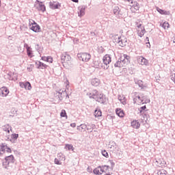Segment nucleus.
<instances>
[{"instance_id":"dca6fc26","label":"nucleus","mask_w":175,"mask_h":175,"mask_svg":"<svg viewBox=\"0 0 175 175\" xmlns=\"http://www.w3.org/2000/svg\"><path fill=\"white\" fill-rule=\"evenodd\" d=\"M135 84H137L138 87H139V88H141V90H146V88L147 87L143 84V81H142V80L135 81Z\"/></svg>"},{"instance_id":"2eb2a0df","label":"nucleus","mask_w":175,"mask_h":175,"mask_svg":"<svg viewBox=\"0 0 175 175\" xmlns=\"http://www.w3.org/2000/svg\"><path fill=\"white\" fill-rule=\"evenodd\" d=\"M118 100H120V103H122V105H126V98L124 97V95L121 96V95H118Z\"/></svg>"},{"instance_id":"de8ad7c7","label":"nucleus","mask_w":175,"mask_h":175,"mask_svg":"<svg viewBox=\"0 0 175 175\" xmlns=\"http://www.w3.org/2000/svg\"><path fill=\"white\" fill-rule=\"evenodd\" d=\"M55 165H61V161L58 159H55Z\"/></svg>"},{"instance_id":"7c9ffc66","label":"nucleus","mask_w":175,"mask_h":175,"mask_svg":"<svg viewBox=\"0 0 175 175\" xmlns=\"http://www.w3.org/2000/svg\"><path fill=\"white\" fill-rule=\"evenodd\" d=\"M6 146H8V145L6 144H1L0 145V151H1L2 152H5V150H6Z\"/></svg>"},{"instance_id":"bb28decb","label":"nucleus","mask_w":175,"mask_h":175,"mask_svg":"<svg viewBox=\"0 0 175 175\" xmlns=\"http://www.w3.org/2000/svg\"><path fill=\"white\" fill-rule=\"evenodd\" d=\"M66 94V91L57 92V95L59 96V102L64 99V95Z\"/></svg>"},{"instance_id":"c756f323","label":"nucleus","mask_w":175,"mask_h":175,"mask_svg":"<svg viewBox=\"0 0 175 175\" xmlns=\"http://www.w3.org/2000/svg\"><path fill=\"white\" fill-rule=\"evenodd\" d=\"M65 148H67L68 150V151H75V148L73 147V145L72 144H66L65 146Z\"/></svg>"},{"instance_id":"ddd939ff","label":"nucleus","mask_w":175,"mask_h":175,"mask_svg":"<svg viewBox=\"0 0 175 175\" xmlns=\"http://www.w3.org/2000/svg\"><path fill=\"white\" fill-rule=\"evenodd\" d=\"M91 84L94 87H98V85L100 84V80H99L98 78H94L91 80Z\"/></svg>"},{"instance_id":"7ed1b4c3","label":"nucleus","mask_w":175,"mask_h":175,"mask_svg":"<svg viewBox=\"0 0 175 175\" xmlns=\"http://www.w3.org/2000/svg\"><path fill=\"white\" fill-rule=\"evenodd\" d=\"M31 21L32 22L29 21V29L33 31V32H36V33L40 32V26L36 22H35V21L31 20Z\"/></svg>"},{"instance_id":"393cba45","label":"nucleus","mask_w":175,"mask_h":175,"mask_svg":"<svg viewBox=\"0 0 175 175\" xmlns=\"http://www.w3.org/2000/svg\"><path fill=\"white\" fill-rule=\"evenodd\" d=\"M77 129L78 131H85V129H87V124H82L80 126H77Z\"/></svg>"},{"instance_id":"5fc2aeb1","label":"nucleus","mask_w":175,"mask_h":175,"mask_svg":"<svg viewBox=\"0 0 175 175\" xmlns=\"http://www.w3.org/2000/svg\"><path fill=\"white\" fill-rule=\"evenodd\" d=\"M150 102H151L150 100V98H146V100H145V102L144 103H142L143 104H144V103H150Z\"/></svg>"},{"instance_id":"0eeeda50","label":"nucleus","mask_w":175,"mask_h":175,"mask_svg":"<svg viewBox=\"0 0 175 175\" xmlns=\"http://www.w3.org/2000/svg\"><path fill=\"white\" fill-rule=\"evenodd\" d=\"M49 8L50 9H52V10H55V9H58L59 8H61V3L56 1H50Z\"/></svg>"},{"instance_id":"9d476101","label":"nucleus","mask_w":175,"mask_h":175,"mask_svg":"<svg viewBox=\"0 0 175 175\" xmlns=\"http://www.w3.org/2000/svg\"><path fill=\"white\" fill-rule=\"evenodd\" d=\"M85 9H87V6L85 5L79 6L78 8V10H79L78 14L79 17H83V16L85 14Z\"/></svg>"},{"instance_id":"e2e57ef3","label":"nucleus","mask_w":175,"mask_h":175,"mask_svg":"<svg viewBox=\"0 0 175 175\" xmlns=\"http://www.w3.org/2000/svg\"><path fill=\"white\" fill-rule=\"evenodd\" d=\"M142 98L143 102H144V100H146V99H147V96H143Z\"/></svg>"},{"instance_id":"0e129e2a","label":"nucleus","mask_w":175,"mask_h":175,"mask_svg":"<svg viewBox=\"0 0 175 175\" xmlns=\"http://www.w3.org/2000/svg\"><path fill=\"white\" fill-rule=\"evenodd\" d=\"M5 152L0 150V157H2Z\"/></svg>"},{"instance_id":"5701e85b","label":"nucleus","mask_w":175,"mask_h":175,"mask_svg":"<svg viewBox=\"0 0 175 175\" xmlns=\"http://www.w3.org/2000/svg\"><path fill=\"white\" fill-rule=\"evenodd\" d=\"M3 131H4V132H8V133H10V131H12V126L5 124L3 126Z\"/></svg>"},{"instance_id":"13d9d810","label":"nucleus","mask_w":175,"mask_h":175,"mask_svg":"<svg viewBox=\"0 0 175 175\" xmlns=\"http://www.w3.org/2000/svg\"><path fill=\"white\" fill-rule=\"evenodd\" d=\"M146 109H147V107H146V105L140 107L141 110H146Z\"/></svg>"},{"instance_id":"412c9836","label":"nucleus","mask_w":175,"mask_h":175,"mask_svg":"<svg viewBox=\"0 0 175 175\" xmlns=\"http://www.w3.org/2000/svg\"><path fill=\"white\" fill-rule=\"evenodd\" d=\"M5 158L7 159L10 165V163H14L15 160H14V156H13V154H11L10 156H6Z\"/></svg>"},{"instance_id":"a878e982","label":"nucleus","mask_w":175,"mask_h":175,"mask_svg":"<svg viewBox=\"0 0 175 175\" xmlns=\"http://www.w3.org/2000/svg\"><path fill=\"white\" fill-rule=\"evenodd\" d=\"M93 173H94V174H96V175L102 174V172H100V166H98V167H96L93 170Z\"/></svg>"},{"instance_id":"6e6552de","label":"nucleus","mask_w":175,"mask_h":175,"mask_svg":"<svg viewBox=\"0 0 175 175\" xmlns=\"http://www.w3.org/2000/svg\"><path fill=\"white\" fill-rule=\"evenodd\" d=\"M137 62H139L140 65H146V66L148 65V60H147L143 56H139L137 57Z\"/></svg>"},{"instance_id":"b1692460","label":"nucleus","mask_w":175,"mask_h":175,"mask_svg":"<svg viewBox=\"0 0 175 175\" xmlns=\"http://www.w3.org/2000/svg\"><path fill=\"white\" fill-rule=\"evenodd\" d=\"M109 165H102L100 167V172H101V173H106V172H107V170H109Z\"/></svg>"},{"instance_id":"f704fd0d","label":"nucleus","mask_w":175,"mask_h":175,"mask_svg":"<svg viewBox=\"0 0 175 175\" xmlns=\"http://www.w3.org/2000/svg\"><path fill=\"white\" fill-rule=\"evenodd\" d=\"M162 27L164 29H167V28H169L170 27V25H169V23L167 22H164L163 24H162Z\"/></svg>"},{"instance_id":"423d86ee","label":"nucleus","mask_w":175,"mask_h":175,"mask_svg":"<svg viewBox=\"0 0 175 175\" xmlns=\"http://www.w3.org/2000/svg\"><path fill=\"white\" fill-rule=\"evenodd\" d=\"M129 59H131V57L126 54L121 55L118 59V60L124 65H125V64H128L129 62Z\"/></svg>"},{"instance_id":"4c0bfd02","label":"nucleus","mask_w":175,"mask_h":175,"mask_svg":"<svg viewBox=\"0 0 175 175\" xmlns=\"http://www.w3.org/2000/svg\"><path fill=\"white\" fill-rule=\"evenodd\" d=\"M60 116L61 117H67L66 116V111L65 109H62L61 113H60Z\"/></svg>"},{"instance_id":"c03bdc74","label":"nucleus","mask_w":175,"mask_h":175,"mask_svg":"<svg viewBox=\"0 0 175 175\" xmlns=\"http://www.w3.org/2000/svg\"><path fill=\"white\" fill-rule=\"evenodd\" d=\"M19 85L21 88H25V83L24 82H20Z\"/></svg>"},{"instance_id":"ea45409f","label":"nucleus","mask_w":175,"mask_h":175,"mask_svg":"<svg viewBox=\"0 0 175 175\" xmlns=\"http://www.w3.org/2000/svg\"><path fill=\"white\" fill-rule=\"evenodd\" d=\"M49 66L47 64H44L43 62H41V68L40 69H47Z\"/></svg>"},{"instance_id":"f3484780","label":"nucleus","mask_w":175,"mask_h":175,"mask_svg":"<svg viewBox=\"0 0 175 175\" xmlns=\"http://www.w3.org/2000/svg\"><path fill=\"white\" fill-rule=\"evenodd\" d=\"M131 126L135 129H139L140 128V123L137 120H133L131 122Z\"/></svg>"},{"instance_id":"a211bd4d","label":"nucleus","mask_w":175,"mask_h":175,"mask_svg":"<svg viewBox=\"0 0 175 175\" xmlns=\"http://www.w3.org/2000/svg\"><path fill=\"white\" fill-rule=\"evenodd\" d=\"M116 113L117 114V116L118 117H120V118H122V117H124V116H125L124 111L121 109H116Z\"/></svg>"},{"instance_id":"c85d7f7f","label":"nucleus","mask_w":175,"mask_h":175,"mask_svg":"<svg viewBox=\"0 0 175 175\" xmlns=\"http://www.w3.org/2000/svg\"><path fill=\"white\" fill-rule=\"evenodd\" d=\"M114 66H115V68H122V66H124V64L120 60H118L114 64Z\"/></svg>"},{"instance_id":"c9c22d12","label":"nucleus","mask_w":175,"mask_h":175,"mask_svg":"<svg viewBox=\"0 0 175 175\" xmlns=\"http://www.w3.org/2000/svg\"><path fill=\"white\" fill-rule=\"evenodd\" d=\"M102 155L105 158H109V153L105 150L101 151Z\"/></svg>"},{"instance_id":"39448f33","label":"nucleus","mask_w":175,"mask_h":175,"mask_svg":"<svg viewBox=\"0 0 175 175\" xmlns=\"http://www.w3.org/2000/svg\"><path fill=\"white\" fill-rule=\"evenodd\" d=\"M72 59V57L70 55L66 54V53H63L61 56V61L62 64H63V66H65L64 64H70V60Z\"/></svg>"},{"instance_id":"338daca9","label":"nucleus","mask_w":175,"mask_h":175,"mask_svg":"<svg viewBox=\"0 0 175 175\" xmlns=\"http://www.w3.org/2000/svg\"><path fill=\"white\" fill-rule=\"evenodd\" d=\"M72 2H75V3H79V0H71Z\"/></svg>"},{"instance_id":"49530a36","label":"nucleus","mask_w":175,"mask_h":175,"mask_svg":"<svg viewBox=\"0 0 175 175\" xmlns=\"http://www.w3.org/2000/svg\"><path fill=\"white\" fill-rule=\"evenodd\" d=\"M144 33H146V29H142L140 32V38H142L144 35Z\"/></svg>"},{"instance_id":"4d7b16f0","label":"nucleus","mask_w":175,"mask_h":175,"mask_svg":"<svg viewBox=\"0 0 175 175\" xmlns=\"http://www.w3.org/2000/svg\"><path fill=\"white\" fill-rule=\"evenodd\" d=\"M41 59H42V61H47V57L43 56V57H41Z\"/></svg>"},{"instance_id":"2f4dec72","label":"nucleus","mask_w":175,"mask_h":175,"mask_svg":"<svg viewBox=\"0 0 175 175\" xmlns=\"http://www.w3.org/2000/svg\"><path fill=\"white\" fill-rule=\"evenodd\" d=\"M31 88H32V87L31 86V83L28 81L25 82V89L29 90H31Z\"/></svg>"},{"instance_id":"a19ab883","label":"nucleus","mask_w":175,"mask_h":175,"mask_svg":"<svg viewBox=\"0 0 175 175\" xmlns=\"http://www.w3.org/2000/svg\"><path fill=\"white\" fill-rule=\"evenodd\" d=\"M36 50L38 51V53H40V51H42V47H40V46L37 44L36 45Z\"/></svg>"},{"instance_id":"680f3d73","label":"nucleus","mask_w":175,"mask_h":175,"mask_svg":"<svg viewBox=\"0 0 175 175\" xmlns=\"http://www.w3.org/2000/svg\"><path fill=\"white\" fill-rule=\"evenodd\" d=\"M136 102H137V97L133 98V103L135 104Z\"/></svg>"},{"instance_id":"e433bc0d","label":"nucleus","mask_w":175,"mask_h":175,"mask_svg":"<svg viewBox=\"0 0 175 175\" xmlns=\"http://www.w3.org/2000/svg\"><path fill=\"white\" fill-rule=\"evenodd\" d=\"M11 138L17 141V139H18V134H16V133L12 134Z\"/></svg>"},{"instance_id":"a18cd8bd","label":"nucleus","mask_w":175,"mask_h":175,"mask_svg":"<svg viewBox=\"0 0 175 175\" xmlns=\"http://www.w3.org/2000/svg\"><path fill=\"white\" fill-rule=\"evenodd\" d=\"M109 163H111V166L112 169L113 167H114V166H116V163H114V161H113V160H109Z\"/></svg>"},{"instance_id":"4be33fe9","label":"nucleus","mask_w":175,"mask_h":175,"mask_svg":"<svg viewBox=\"0 0 175 175\" xmlns=\"http://www.w3.org/2000/svg\"><path fill=\"white\" fill-rule=\"evenodd\" d=\"M86 126H87L86 129L88 131H90V133L92 132V131H94V129H95V128H96L95 124H94L92 123L86 124Z\"/></svg>"},{"instance_id":"864d4df0","label":"nucleus","mask_w":175,"mask_h":175,"mask_svg":"<svg viewBox=\"0 0 175 175\" xmlns=\"http://www.w3.org/2000/svg\"><path fill=\"white\" fill-rule=\"evenodd\" d=\"M6 148H7V150H6L7 152H12V149L6 146Z\"/></svg>"},{"instance_id":"09e8293b","label":"nucleus","mask_w":175,"mask_h":175,"mask_svg":"<svg viewBox=\"0 0 175 175\" xmlns=\"http://www.w3.org/2000/svg\"><path fill=\"white\" fill-rule=\"evenodd\" d=\"M109 146H109L110 148H112V147H116V142H112Z\"/></svg>"},{"instance_id":"603ef678","label":"nucleus","mask_w":175,"mask_h":175,"mask_svg":"<svg viewBox=\"0 0 175 175\" xmlns=\"http://www.w3.org/2000/svg\"><path fill=\"white\" fill-rule=\"evenodd\" d=\"M147 117H148V114H146V113H144V121H147Z\"/></svg>"},{"instance_id":"6e6d98bb","label":"nucleus","mask_w":175,"mask_h":175,"mask_svg":"<svg viewBox=\"0 0 175 175\" xmlns=\"http://www.w3.org/2000/svg\"><path fill=\"white\" fill-rule=\"evenodd\" d=\"M10 142H11V143L14 144V143H16V140L11 137V139H10Z\"/></svg>"},{"instance_id":"f8f14e48","label":"nucleus","mask_w":175,"mask_h":175,"mask_svg":"<svg viewBox=\"0 0 175 175\" xmlns=\"http://www.w3.org/2000/svg\"><path fill=\"white\" fill-rule=\"evenodd\" d=\"M157 11L160 13V14H163L164 16H170V11H166L164 10H162L159 8H157Z\"/></svg>"},{"instance_id":"f257e3e1","label":"nucleus","mask_w":175,"mask_h":175,"mask_svg":"<svg viewBox=\"0 0 175 175\" xmlns=\"http://www.w3.org/2000/svg\"><path fill=\"white\" fill-rule=\"evenodd\" d=\"M86 95L90 99H94L96 102H98V103H100L101 105H106L107 100L106 95L99 92V91L96 90H93L91 92H88Z\"/></svg>"},{"instance_id":"37998d69","label":"nucleus","mask_w":175,"mask_h":175,"mask_svg":"<svg viewBox=\"0 0 175 175\" xmlns=\"http://www.w3.org/2000/svg\"><path fill=\"white\" fill-rule=\"evenodd\" d=\"M46 62H50L51 64H52V62H53V57H51V56L46 57Z\"/></svg>"},{"instance_id":"20e7f679","label":"nucleus","mask_w":175,"mask_h":175,"mask_svg":"<svg viewBox=\"0 0 175 175\" xmlns=\"http://www.w3.org/2000/svg\"><path fill=\"white\" fill-rule=\"evenodd\" d=\"M118 43L120 47H125L128 44V39L124 36H120L118 38Z\"/></svg>"},{"instance_id":"f03ea898","label":"nucleus","mask_w":175,"mask_h":175,"mask_svg":"<svg viewBox=\"0 0 175 175\" xmlns=\"http://www.w3.org/2000/svg\"><path fill=\"white\" fill-rule=\"evenodd\" d=\"M79 61L83 62H88L91 59V54L88 53H80L77 54Z\"/></svg>"},{"instance_id":"6ab92c4d","label":"nucleus","mask_w":175,"mask_h":175,"mask_svg":"<svg viewBox=\"0 0 175 175\" xmlns=\"http://www.w3.org/2000/svg\"><path fill=\"white\" fill-rule=\"evenodd\" d=\"M94 117L96 118L102 117V111L99 107L96 108L94 111Z\"/></svg>"},{"instance_id":"8fccbe9b","label":"nucleus","mask_w":175,"mask_h":175,"mask_svg":"<svg viewBox=\"0 0 175 175\" xmlns=\"http://www.w3.org/2000/svg\"><path fill=\"white\" fill-rule=\"evenodd\" d=\"M24 47L26 48V50L31 49V46H29L27 43L24 44Z\"/></svg>"},{"instance_id":"473e14b6","label":"nucleus","mask_w":175,"mask_h":175,"mask_svg":"<svg viewBox=\"0 0 175 175\" xmlns=\"http://www.w3.org/2000/svg\"><path fill=\"white\" fill-rule=\"evenodd\" d=\"M133 6L135 10H139V9H140V5H139V3H137V1L134 2Z\"/></svg>"},{"instance_id":"bf43d9fd","label":"nucleus","mask_w":175,"mask_h":175,"mask_svg":"<svg viewBox=\"0 0 175 175\" xmlns=\"http://www.w3.org/2000/svg\"><path fill=\"white\" fill-rule=\"evenodd\" d=\"M70 126H72V128H76V123H71Z\"/></svg>"},{"instance_id":"1a4fd4ad","label":"nucleus","mask_w":175,"mask_h":175,"mask_svg":"<svg viewBox=\"0 0 175 175\" xmlns=\"http://www.w3.org/2000/svg\"><path fill=\"white\" fill-rule=\"evenodd\" d=\"M103 62L104 65H109L111 62V57H110V55H105L103 58Z\"/></svg>"},{"instance_id":"72a5a7b5","label":"nucleus","mask_w":175,"mask_h":175,"mask_svg":"<svg viewBox=\"0 0 175 175\" xmlns=\"http://www.w3.org/2000/svg\"><path fill=\"white\" fill-rule=\"evenodd\" d=\"M158 175H167V171L165 170H162L161 171H159L157 173Z\"/></svg>"},{"instance_id":"4468645a","label":"nucleus","mask_w":175,"mask_h":175,"mask_svg":"<svg viewBox=\"0 0 175 175\" xmlns=\"http://www.w3.org/2000/svg\"><path fill=\"white\" fill-rule=\"evenodd\" d=\"M37 2H38L39 3L38 10L44 13V11L46 10V5H44V4H42V1H39L38 0H37Z\"/></svg>"},{"instance_id":"3c124183","label":"nucleus","mask_w":175,"mask_h":175,"mask_svg":"<svg viewBox=\"0 0 175 175\" xmlns=\"http://www.w3.org/2000/svg\"><path fill=\"white\" fill-rule=\"evenodd\" d=\"M55 96L56 99H58V100H59V95L58 94V92H56Z\"/></svg>"},{"instance_id":"774afa93","label":"nucleus","mask_w":175,"mask_h":175,"mask_svg":"<svg viewBox=\"0 0 175 175\" xmlns=\"http://www.w3.org/2000/svg\"><path fill=\"white\" fill-rule=\"evenodd\" d=\"M109 120H113V118H114V116H109Z\"/></svg>"},{"instance_id":"69168bd1","label":"nucleus","mask_w":175,"mask_h":175,"mask_svg":"<svg viewBox=\"0 0 175 175\" xmlns=\"http://www.w3.org/2000/svg\"><path fill=\"white\" fill-rule=\"evenodd\" d=\"M12 114H17V110H14L12 111Z\"/></svg>"},{"instance_id":"9b49d317","label":"nucleus","mask_w":175,"mask_h":175,"mask_svg":"<svg viewBox=\"0 0 175 175\" xmlns=\"http://www.w3.org/2000/svg\"><path fill=\"white\" fill-rule=\"evenodd\" d=\"M9 94V89L6 87H3L0 89V95L1 96H8Z\"/></svg>"},{"instance_id":"79ce46f5","label":"nucleus","mask_w":175,"mask_h":175,"mask_svg":"<svg viewBox=\"0 0 175 175\" xmlns=\"http://www.w3.org/2000/svg\"><path fill=\"white\" fill-rule=\"evenodd\" d=\"M41 64H42V62H40V61H38V62H36V65L37 66V69H40Z\"/></svg>"},{"instance_id":"aec40b11","label":"nucleus","mask_w":175,"mask_h":175,"mask_svg":"<svg viewBox=\"0 0 175 175\" xmlns=\"http://www.w3.org/2000/svg\"><path fill=\"white\" fill-rule=\"evenodd\" d=\"M113 12L115 16H119V14H121V10L120 9V7L115 6L113 10Z\"/></svg>"},{"instance_id":"58836bf2","label":"nucleus","mask_w":175,"mask_h":175,"mask_svg":"<svg viewBox=\"0 0 175 175\" xmlns=\"http://www.w3.org/2000/svg\"><path fill=\"white\" fill-rule=\"evenodd\" d=\"M27 54L28 57H30V58H32V51L31 49H27Z\"/></svg>"},{"instance_id":"cd10ccee","label":"nucleus","mask_w":175,"mask_h":175,"mask_svg":"<svg viewBox=\"0 0 175 175\" xmlns=\"http://www.w3.org/2000/svg\"><path fill=\"white\" fill-rule=\"evenodd\" d=\"M2 163L4 169H8V167H9V165H10L5 158L2 161Z\"/></svg>"},{"instance_id":"052dcab7","label":"nucleus","mask_w":175,"mask_h":175,"mask_svg":"<svg viewBox=\"0 0 175 175\" xmlns=\"http://www.w3.org/2000/svg\"><path fill=\"white\" fill-rule=\"evenodd\" d=\"M136 98H137V99H139V100H141V102H143L142 98L140 97V96H137Z\"/></svg>"}]
</instances>
